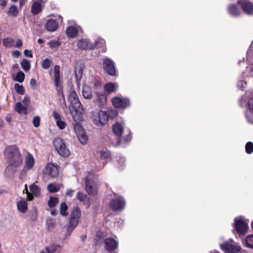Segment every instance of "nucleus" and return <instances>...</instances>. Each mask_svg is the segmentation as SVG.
I'll return each mask as SVG.
<instances>
[{
  "label": "nucleus",
  "mask_w": 253,
  "mask_h": 253,
  "mask_svg": "<svg viewBox=\"0 0 253 253\" xmlns=\"http://www.w3.org/2000/svg\"><path fill=\"white\" fill-rule=\"evenodd\" d=\"M7 14L12 17H16L18 14V8L15 5H12L7 12Z\"/></svg>",
  "instance_id": "nucleus-31"
},
{
  "label": "nucleus",
  "mask_w": 253,
  "mask_h": 253,
  "mask_svg": "<svg viewBox=\"0 0 253 253\" xmlns=\"http://www.w3.org/2000/svg\"><path fill=\"white\" fill-rule=\"evenodd\" d=\"M4 155L9 163L6 170L14 173L16 168L22 164L21 156L18 147L14 145L7 146L4 151Z\"/></svg>",
  "instance_id": "nucleus-1"
},
{
  "label": "nucleus",
  "mask_w": 253,
  "mask_h": 253,
  "mask_svg": "<svg viewBox=\"0 0 253 253\" xmlns=\"http://www.w3.org/2000/svg\"><path fill=\"white\" fill-rule=\"evenodd\" d=\"M52 61L48 58L43 60L41 63L42 67L44 69H48L51 65Z\"/></svg>",
  "instance_id": "nucleus-39"
},
{
  "label": "nucleus",
  "mask_w": 253,
  "mask_h": 253,
  "mask_svg": "<svg viewBox=\"0 0 253 253\" xmlns=\"http://www.w3.org/2000/svg\"><path fill=\"white\" fill-rule=\"evenodd\" d=\"M249 76L251 77H253V67L252 68L250 71Z\"/></svg>",
  "instance_id": "nucleus-64"
},
{
  "label": "nucleus",
  "mask_w": 253,
  "mask_h": 253,
  "mask_svg": "<svg viewBox=\"0 0 253 253\" xmlns=\"http://www.w3.org/2000/svg\"><path fill=\"white\" fill-rule=\"evenodd\" d=\"M251 52H253V42H252V43L251 44V46H250V47L249 49V51L248 52L247 54H249Z\"/></svg>",
  "instance_id": "nucleus-63"
},
{
  "label": "nucleus",
  "mask_w": 253,
  "mask_h": 253,
  "mask_svg": "<svg viewBox=\"0 0 253 253\" xmlns=\"http://www.w3.org/2000/svg\"><path fill=\"white\" fill-rule=\"evenodd\" d=\"M34 195L30 192H28L27 198L29 201H32L34 199Z\"/></svg>",
  "instance_id": "nucleus-60"
},
{
  "label": "nucleus",
  "mask_w": 253,
  "mask_h": 253,
  "mask_svg": "<svg viewBox=\"0 0 253 253\" xmlns=\"http://www.w3.org/2000/svg\"><path fill=\"white\" fill-rule=\"evenodd\" d=\"M77 135L79 139V140L82 144H86L88 140V138L87 135L85 133L84 131L81 132V133H79Z\"/></svg>",
  "instance_id": "nucleus-35"
},
{
  "label": "nucleus",
  "mask_w": 253,
  "mask_h": 253,
  "mask_svg": "<svg viewBox=\"0 0 253 253\" xmlns=\"http://www.w3.org/2000/svg\"><path fill=\"white\" fill-rule=\"evenodd\" d=\"M24 54L27 57H29L30 58H32L33 57V54L31 50L25 49L24 51Z\"/></svg>",
  "instance_id": "nucleus-53"
},
{
  "label": "nucleus",
  "mask_w": 253,
  "mask_h": 253,
  "mask_svg": "<svg viewBox=\"0 0 253 253\" xmlns=\"http://www.w3.org/2000/svg\"><path fill=\"white\" fill-rule=\"evenodd\" d=\"M53 145L58 153L62 157L68 158L71 153L66 146L65 141L61 137L55 138L53 141Z\"/></svg>",
  "instance_id": "nucleus-5"
},
{
  "label": "nucleus",
  "mask_w": 253,
  "mask_h": 253,
  "mask_svg": "<svg viewBox=\"0 0 253 253\" xmlns=\"http://www.w3.org/2000/svg\"><path fill=\"white\" fill-rule=\"evenodd\" d=\"M47 189L50 193H55L59 191V189L57 188L54 184L50 183L47 185Z\"/></svg>",
  "instance_id": "nucleus-43"
},
{
  "label": "nucleus",
  "mask_w": 253,
  "mask_h": 253,
  "mask_svg": "<svg viewBox=\"0 0 253 253\" xmlns=\"http://www.w3.org/2000/svg\"><path fill=\"white\" fill-rule=\"evenodd\" d=\"M54 78H60V67L58 65H55L54 66Z\"/></svg>",
  "instance_id": "nucleus-50"
},
{
  "label": "nucleus",
  "mask_w": 253,
  "mask_h": 253,
  "mask_svg": "<svg viewBox=\"0 0 253 253\" xmlns=\"http://www.w3.org/2000/svg\"><path fill=\"white\" fill-rule=\"evenodd\" d=\"M25 77L24 73L22 71H19L17 73L14 80L19 83H22L25 79Z\"/></svg>",
  "instance_id": "nucleus-40"
},
{
  "label": "nucleus",
  "mask_w": 253,
  "mask_h": 253,
  "mask_svg": "<svg viewBox=\"0 0 253 253\" xmlns=\"http://www.w3.org/2000/svg\"><path fill=\"white\" fill-rule=\"evenodd\" d=\"M66 35L68 37L75 38L78 34L77 29L74 26H69L66 30Z\"/></svg>",
  "instance_id": "nucleus-24"
},
{
  "label": "nucleus",
  "mask_w": 253,
  "mask_h": 253,
  "mask_svg": "<svg viewBox=\"0 0 253 253\" xmlns=\"http://www.w3.org/2000/svg\"><path fill=\"white\" fill-rule=\"evenodd\" d=\"M2 42L3 45L5 47H10L12 46L13 41L11 38H4Z\"/></svg>",
  "instance_id": "nucleus-42"
},
{
  "label": "nucleus",
  "mask_w": 253,
  "mask_h": 253,
  "mask_svg": "<svg viewBox=\"0 0 253 253\" xmlns=\"http://www.w3.org/2000/svg\"><path fill=\"white\" fill-rule=\"evenodd\" d=\"M113 105L116 108L126 109L129 107L130 102L128 98H121L119 97H114L112 98Z\"/></svg>",
  "instance_id": "nucleus-7"
},
{
  "label": "nucleus",
  "mask_w": 253,
  "mask_h": 253,
  "mask_svg": "<svg viewBox=\"0 0 253 253\" xmlns=\"http://www.w3.org/2000/svg\"><path fill=\"white\" fill-rule=\"evenodd\" d=\"M77 46L82 50L91 49L93 48V45H91L89 42L85 39H82L79 41L77 43Z\"/></svg>",
  "instance_id": "nucleus-17"
},
{
  "label": "nucleus",
  "mask_w": 253,
  "mask_h": 253,
  "mask_svg": "<svg viewBox=\"0 0 253 253\" xmlns=\"http://www.w3.org/2000/svg\"><path fill=\"white\" fill-rule=\"evenodd\" d=\"M22 44H23V42H22V40H21L20 39H18L16 42L15 47H17V48H19L21 46H22Z\"/></svg>",
  "instance_id": "nucleus-55"
},
{
  "label": "nucleus",
  "mask_w": 253,
  "mask_h": 253,
  "mask_svg": "<svg viewBox=\"0 0 253 253\" xmlns=\"http://www.w3.org/2000/svg\"><path fill=\"white\" fill-rule=\"evenodd\" d=\"M90 118L94 125L99 126L107 124L109 120V115L104 111H93L90 113Z\"/></svg>",
  "instance_id": "nucleus-4"
},
{
  "label": "nucleus",
  "mask_w": 253,
  "mask_h": 253,
  "mask_svg": "<svg viewBox=\"0 0 253 253\" xmlns=\"http://www.w3.org/2000/svg\"><path fill=\"white\" fill-rule=\"evenodd\" d=\"M86 198V195L84 194L81 192H79L77 193V199L80 202H84Z\"/></svg>",
  "instance_id": "nucleus-46"
},
{
  "label": "nucleus",
  "mask_w": 253,
  "mask_h": 253,
  "mask_svg": "<svg viewBox=\"0 0 253 253\" xmlns=\"http://www.w3.org/2000/svg\"><path fill=\"white\" fill-rule=\"evenodd\" d=\"M228 12L229 14L234 17L239 16L241 14L238 6L235 4H232L228 6Z\"/></svg>",
  "instance_id": "nucleus-22"
},
{
  "label": "nucleus",
  "mask_w": 253,
  "mask_h": 253,
  "mask_svg": "<svg viewBox=\"0 0 253 253\" xmlns=\"http://www.w3.org/2000/svg\"><path fill=\"white\" fill-rule=\"evenodd\" d=\"M107 102V98L105 95L102 93H96V98L94 100V102L98 104L99 106H101L105 104Z\"/></svg>",
  "instance_id": "nucleus-21"
},
{
  "label": "nucleus",
  "mask_w": 253,
  "mask_h": 253,
  "mask_svg": "<svg viewBox=\"0 0 253 253\" xmlns=\"http://www.w3.org/2000/svg\"><path fill=\"white\" fill-rule=\"evenodd\" d=\"M113 133L118 137V142L119 144L121 143H127L130 142L132 139L131 132L129 130H127V133L126 136L122 137L124 131L123 126L119 123H116L112 126Z\"/></svg>",
  "instance_id": "nucleus-3"
},
{
  "label": "nucleus",
  "mask_w": 253,
  "mask_h": 253,
  "mask_svg": "<svg viewBox=\"0 0 253 253\" xmlns=\"http://www.w3.org/2000/svg\"><path fill=\"white\" fill-rule=\"evenodd\" d=\"M40 118L39 116L35 117L33 120V124L35 127H38L40 125Z\"/></svg>",
  "instance_id": "nucleus-48"
},
{
  "label": "nucleus",
  "mask_w": 253,
  "mask_h": 253,
  "mask_svg": "<svg viewBox=\"0 0 253 253\" xmlns=\"http://www.w3.org/2000/svg\"><path fill=\"white\" fill-rule=\"evenodd\" d=\"M43 172L52 177H56L58 175V169L57 166L49 163L46 165Z\"/></svg>",
  "instance_id": "nucleus-13"
},
{
  "label": "nucleus",
  "mask_w": 253,
  "mask_h": 253,
  "mask_svg": "<svg viewBox=\"0 0 253 253\" xmlns=\"http://www.w3.org/2000/svg\"><path fill=\"white\" fill-rule=\"evenodd\" d=\"M15 110L19 114L23 113L25 115L27 114V107L23 106L21 102H17L15 107Z\"/></svg>",
  "instance_id": "nucleus-27"
},
{
  "label": "nucleus",
  "mask_w": 253,
  "mask_h": 253,
  "mask_svg": "<svg viewBox=\"0 0 253 253\" xmlns=\"http://www.w3.org/2000/svg\"><path fill=\"white\" fill-rule=\"evenodd\" d=\"M30 217L31 220L32 221H35L37 220V212L36 211H35L31 212L30 214Z\"/></svg>",
  "instance_id": "nucleus-51"
},
{
  "label": "nucleus",
  "mask_w": 253,
  "mask_h": 253,
  "mask_svg": "<svg viewBox=\"0 0 253 253\" xmlns=\"http://www.w3.org/2000/svg\"><path fill=\"white\" fill-rule=\"evenodd\" d=\"M241 250V248L240 246L234 244L230 251L231 253H239Z\"/></svg>",
  "instance_id": "nucleus-47"
},
{
  "label": "nucleus",
  "mask_w": 253,
  "mask_h": 253,
  "mask_svg": "<svg viewBox=\"0 0 253 253\" xmlns=\"http://www.w3.org/2000/svg\"><path fill=\"white\" fill-rule=\"evenodd\" d=\"M101 238V236L100 235H98L97 234L96 236V240L95 241L94 244L96 246H97L99 244V240Z\"/></svg>",
  "instance_id": "nucleus-58"
},
{
  "label": "nucleus",
  "mask_w": 253,
  "mask_h": 253,
  "mask_svg": "<svg viewBox=\"0 0 253 253\" xmlns=\"http://www.w3.org/2000/svg\"><path fill=\"white\" fill-rule=\"evenodd\" d=\"M243 11L247 14L252 15H253V4L252 2L246 1L243 2H241L240 0L237 2Z\"/></svg>",
  "instance_id": "nucleus-14"
},
{
  "label": "nucleus",
  "mask_w": 253,
  "mask_h": 253,
  "mask_svg": "<svg viewBox=\"0 0 253 253\" xmlns=\"http://www.w3.org/2000/svg\"><path fill=\"white\" fill-rule=\"evenodd\" d=\"M30 84L33 86H35L36 84H37V82H36V80L34 79H32L31 80H30Z\"/></svg>",
  "instance_id": "nucleus-61"
},
{
  "label": "nucleus",
  "mask_w": 253,
  "mask_h": 253,
  "mask_svg": "<svg viewBox=\"0 0 253 253\" xmlns=\"http://www.w3.org/2000/svg\"><path fill=\"white\" fill-rule=\"evenodd\" d=\"M7 0H0V5L3 9L7 5Z\"/></svg>",
  "instance_id": "nucleus-54"
},
{
  "label": "nucleus",
  "mask_w": 253,
  "mask_h": 253,
  "mask_svg": "<svg viewBox=\"0 0 253 253\" xmlns=\"http://www.w3.org/2000/svg\"><path fill=\"white\" fill-rule=\"evenodd\" d=\"M14 87L17 93L21 95H23L25 93V89L23 85L16 84Z\"/></svg>",
  "instance_id": "nucleus-41"
},
{
  "label": "nucleus",
  "mask_w": 253,
  "mask_h": 253,
  "mask_svg": "<svg viewBox=\"0 0 253 253\" xmlns=\"http://www.w3.org/2000/svg\"><path fill=\"white\" fill-rule=\"evenodd\" d=\"M12 54L14 56L18 57L20 55V52L18 50H14L12 52Z\"/></svg>",
  "instance_id": "nucleus-59"
},
{
  "label": "nucleus",
  "mask_w": 253,
  "mask_h": 253,
  "mask_svg": "<svg viewBox=\"0 0 253 253\" xmlns=\"http://www.w3.org/2000/svg\"><path fill=\"white\" fill-rule=\"evenodd\" d=\"M100 156L102 159H107L110 156V152L108 150L101 151L100 152Z\"/></svg>",
  "instance_id": "nucleus-45"
},
{
  "label": "nucleus",
  "mask_w": 253,
  "mask_h": 253,
  "mask_svg": "<svg viewBox=\"0 0 253 253\" xmlns=\"http://www.w3.org/2000/svg\"><path fill=\"white\" fill-rule=\"evenodd\" d=\"M49 46L51 48H55L58 47L60 45V42L58 41H50L48 43Z\"/></svg>",
  "instance_id": "nucleus-49"
},
{
  "label": "nucleus",
  "mask_w": 253,
  "mask_h": 253,
  "mask_svg": "<svg viewBox=\"0 0 253 253\" xmlns=\"http://www.w3.org/2000/svg\"><path fill=\"white\" fill-rule=\"evenodd\" d=\"M60 78H54V83L56 87V89L58 92H61L63 94L62 91V82L60 80ZM64 96V95H63Z\"/></svg>",
  "instance_id": "nucleus-38"
},
{
  "label": "nucleus",
  "mask_w": 253,
  "mask_h": 253,
  "mask_svg": "<svg viewBox=\"0 0 253 253\" xmlns=\"http://www.w3.org/2000/svg\"><path fill=\"white\" fill-rule=\"evenodd\" d=\"M74 120V123L73 124L74 128V130L76 131L77 134L84 132V131H83V130L82 126L80 125V123L83 121V114H81V120L80 121L78 122V121H75L74 120Z\"/></svg>",
  "instance_id": "nucleus-26"
},
{
  "label": "nucleus",
  "mask_w": 253,
  "mask_h": 253,
  "mask_svg": "<svg viewBox=\"0 0 253 253\" xmlns=\"http://www.w3.org/2000/svg\"><path fill=\"white\" fill-rule=\"evenodd\" d=\"M30 102V97L28 96H25L23 100V103L24 105L28 108Z\"/></svg>",
  "instance_id": "nucleus-52"
},
{
  "label": "nucleus",
  "mask_w": 253,
  "mask_h": 253,
  "mask_svg": "<svg viewBox=\"0 0 253 253\" xmlns=\"http://www.w3.org/2000/svg\"><path fill=\"white\" fill-rule=\"evenodd\" d=\"M83 95L85 98L90 99L92 97L91 88L88 86L84 87L83 89Z\"/></svg>",
  "instance_id": "nucleus-32"
},
{
  "label": "nucleus",
  "mask_w": 253,
  "mask_h": 253,
  "mask_svg": "<svg viewBox=\"0 0 253 253\" xmlns=\"http://www.w3.org/2000/svg\"><path fill=\"white\" fill-rule=\"evenodd\" d=\"M52 115L58 127L60 129H64L66 127L67 124L61 120V116L56 111L52 112Z\"/></svg>",
  "instance_id": "nucleus-15"
},
{
  "label": "nucleus",
  "mask_w": 253,
  "mask_h": 253,
  "mask_svg": "<svg viewBox=\"0 0 253 253\" xmlns=\"http://www.w3.org/2000/svg\"><path fill=\"white\" fill-rule=\"evenodd\" d=\"M34 162L35 161L33 156L31 154H29L27 156L25 161V164L27 168L28 169H31L34 166Z\"/></svg>",
  "instance_id": "nucleus-29"
},
{
  "label": "nucleus",
  "mask_w": 253,
  "mask_h": 253,
  "mask_svg": "<svg viewBox=\"0 0 253 253\" xmlns=\"http://www.w3.org/2000/svg\"><path fill=\"white\" fill-rule=\"evenodd\" d=\"M70 102L69 109L73 120L79 122L81 120V114L84 108L80 102L75 91H71L68 97Z\"/></svg>",
  "instance_id": "nucleus-2"
},
{
  "label": "nucleus",
  "mask_w": 253,
  "mask_h": 253,
  "mask_svg": "<svg viewBox=\"0 0 253 253\" xmlns=\"http://www.w3.org/2000/svg\"><path fill=\"white\" fill-rule=\"evenodd\" d=\"M85 190L88 195L93 196L97 192V186L95 181L88 176L85 178Z\"/></svg>",
  "instance_id": "nucleus-11"
},
{
  "label": "nucleus",
  "mask_w": 253,
  "mask_h": 253,
  "mask_svg": "<svg viewBox=\"0 0 253 253\" xmlns=\"http://www.w3.org/2000/svg\"><path fill=\"white\" fill-rule=\"evenodd\" d=\"M246 152L248 154H251L253 152V143L252 142H248L245 146Z\"/></svg>",
  "instance_id": "nucleus-44"
},
{
  "label": "nucleus",
  "mask_w": 253,
  "mask_h": 253,
  "mask_svg": "<svg viewBox=\"0 0 253 253\" xmlns=\"http://www.w3.org/2000/svg\"><path fill=\"white\" fill-rule=\"evenodd\" d=\"M118 85L114 83H108L104 86V90L107 94H111L116 91Z\"/></svg>",
  "instance_id": "nucleus-18"
},
{
  "label": "nucleus",
  "mask_w": 253,
  "mask_h": 253,
  "mask_svg": "<svg viewBox=\"0 0 253 253\" xmlns=\"http://www.w3.org/2000/svg\"><path fill=\"white\" fill-rule=\"evenodd\" d=\"M17 208L21 212H26L28 210L27 203L24 200L19 201L17 203Z\"/></svg>",
  "instance_id": "nucleus-28"
},
{
  "label": "nucleus",
  "mask_w": 253,
  "mask_h": 253,
  "mask_svg": "<svg viewBox=\"0 0 253 253\" xmlns=\"http://www.w3.org/2000/svg\"><path fill=\"white\" fill-rule=\"evenodd\" d=\"M27 0H20V7H22L27 2Z\"/></svg>",
  "instance_id": "nucleus-62"
},
{
  "label": "nucleus",
  "mask_w": 253,
  "mask_h": 253,
  "mask_svg": "<svg viewBox=\"0 0 253 253\" xmlns=\"http://www.w3.org/2000/svg\"><path fill=\"white\" fill-rule=\"evenodd\" d=\"M74 192V190H72L71 189H68L67 190L66 192V196L68 197H71L73 196V193Z\"/></svg>",
  "instance_id": "nucleus-56"
},
{
  "label": "nucleus",
  "mask_w": 253,
  "mask_h": 253,
  "mask_svg": "<svg viewBox=\"0 0 253 253\" xmlns=\"http://www.w3.org/2000/svg\"><path fill=\"white\" fill-rule=\"evenodd\" d=\"M58 28V22L56 19H49L45 24V28L48 31L54 32Z\"/></svg>",
  "instance_id": "nucleus-16"
},
{
  "label": "nucleus",
  "mask_w": 253,
  "mask_h": 253,
  "mask_svg": "<svg viewBox=\"0 0 253 253\" xmlns=\"http://www.w3.org/2000/svg\"><path fill=\"white\" fill-rule=\"evenodd\" d=\"M30 190L36 197H39L40 195V189L35 183L30 186Z\"/></svg>",
  "instance_id": "nucleus-33"
},
{
  "label": "nucleus",
  "mask_w": 253,
  "mask_h": 253,
  "mask_svg": "<svg viewBox=\"0 0 253 253\" xmlns=\"http://www.w3.org/2000/svg\"><path fill=\"white\" fill-rule=\"evenodd\" d=\"M234 245L233 242H225L224 243L221 244L220 247L221 249L225 253H231L230 250Z\"/></svg>",
  "instance_id": "nucleus-25"
},
{
  "label": "nucleus",
  "mask_w": 253,
  "mask_h": 253,
  "mask_svg": "<svg viewBox=\"0 0 253 253\" xmlns=\"http://www.w3.org/2000/svg\"><path fill=\"white\" fill-rule=\"evenodd\" d=\"M68 209V206L65 202H63L60 205V213L62 216H66L69 213L67 211Z\"/></svg>",
  "instance_id": "nucleus-34"
},
{
  "label": "nucleus",
  "mask_w": 253,
  "mask_h": 253,
  "mask_svg": "<svg viewBox=\"0 0 253 253\" xmlns=\"http://www.w3.org/2000/svg\"><path fill=\"white\" fill-rule=\"evenodd\" d=\"M126 206V202L122 197H119L112 199L109 206L114 211H120L124 209Z\"/></svg>",
  "instance_id": "nucleus-8"
},
{
  "label": "nucleus",
  "mask_w": 253,
  "mask_h": 253,
  "mask_svg": "<svg viewBox=\"0 0 253 253\" xmlns=\"http://www.w3.org/2000/svg\"><path fill=\"white\" fill-rule=\"evenodd\" d=\"M248 105L251 112V115L248 112L246 113L245 116L248 121L251 123H253V97L249 99Z\"/></svg>",
  "instance_id": "nucleus-20"
},
{
  "label": "nucleus",
  "mask_w": 253,
  "mask_h": 253,
  "mask_svg": "<svg viewBox=\"0 0 253 253\" xmlns=\"http://www.w3.org/2000/svg\"><path fill=\"white\" fill-rule=\"evenodd\" d=\"M104 249L109 253H117L115 250L118 248V243L113 238H107L104 241Z\"/></svg>",
  "instance_id": "nucleus-12"
},
{
  "label": "nucleus",
  "mask_w": 253,
  "mask_h": 253,
  "mask_svg": "<svg viewBox=\"0 0 253 253\" xmlns=\"http://www.w3.org/2000/svg\"><path fill=\"white\" fill-rule=\"evenodd\" d=\"M103 68L108 74L114 76L116 75V70L114 62L110 59L105 58L103 61Z\"/></svg>",
  "instance_id": "nucleus-9"
},
{
  "label": "nucleus",
  "mask_w": 253,
  "mask_h": 253,
  "mask_svg": "<svg viewBox=\"0 0 253 253\" xmlns=\"http://www.w3.org/2000/svg\"><path fill=\"white\" fill-rule=\"evenodd\" d=\"M81 216V211L80 208L78 206L74 207L71 213L70 222L67 228V231L69 234L74 230L79 224Z\"/></svg>",
  "instance_id": "nucleus-6"
},
{
  "label": "nucleus",
  "mask_w": 253,
  "mask_h": 253,
  "mask_svg": "<svg viewBox=\"0 0 253 253\" xmlns=\"http://www.w3.org/2000/svg\"><path fill=\"white\" fill-rule=\"evenodd\" d=\"M243 244L248 248L253 249V235L248 236L243 241Z\"/></svg>",
  "instance_id": "nucleus-30"
},
{
  "label": "nucleus",
  "mask_w": 253,
  "mask_h": 253,
  "mask_svg": "<svg viewBox=\"0 0 253 253\" xmlns=\"http://www.w3.org/2000/svg\"><path fill=\"white\" fill-rule=\"evenodd\" d=\"M58 202L59 199L58 198L51 197L48 201L47 204L50 208H53L58 204Z\"/></svg>",
  "instance_id": "nucleus-36"
},
{
  "label": "nucleus",
  "mask_w": 253,
  "mask_h": 253,
  "mask_svg": "<svg viewBox=\"0 0 253 253\" xmlns=\"http://www.w3.org/2000/svg\"><path fill=\"white\" fill-rule=\"evenodd\" d=\"M22 68L25 71L28 72L30 70L31 65L30 62L27 60L24 59L21 63Z\"/></svg>",
  "instance_id": "nucleus-37"
},
{
  "label": "nucleus",
  "mask_w": 253,
  "mask_h": 253,
  "mask_svg": "<svg viewBox=\"0 0 253 253\" xmlns=\"http://www.w3.org/2000/svg\"><path fill=\"white\" fill-rule=\"evenodd\" d=\"M246 84V83L244 82L243 81H241L238 83V86L239 88H240L241 89H242V88L244 87V84Z\"/></svg>",
  "instance_id": "nucleus-57"
},
{
  "label": "nucleus",
  "mask_w": 253,
  "mask_h": 253,
  "mask_svg": "<svg viewBox=\"0 0 253 253\" xmlns=\"http://www.w3.org/2000/svg\"><path fill=\"white\" fill-rule=\"evenodd\" d=\"M61 247L59 244L56 243L51 244L49 246L45 248V251L47 253H60L61 252Z\"/></svg>",
  "instance_id": "nucleus-19"
},
{
  "label": "nucleus",
  "mask_w": 253,
  "mask_h": 253,
  "mask_svg": "<svg viewBox=\"0 0 253 253\" xmlns=\"http://www.w3.org/2000/svg\"><path fill=\"white\" fill-rule=\"evenodd\" d=\"M234 224L237 232L242 235L245 234L248 229V225L241 217H236L234 219Z\"/></svg>",
  "instance_id": "nucleus-10"
},
{
  "label": "nucleus",
  "mask_w": 253,
  "mask_h": 253,
  "mask_svg": "<svg viewBox=\"0 0 253 253\" xmlns=\"http://www.w3.org/2000/svg\"><path fill=\"white\" fill-rule=\"evenodd\" d=\"M42 10V6L39 1L33 2L31 7V12L34 15H37L40 13Z\"/></svg>",
  "instance_id": "nucleus-23"
}]
</instances>
